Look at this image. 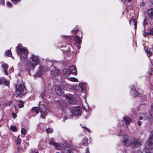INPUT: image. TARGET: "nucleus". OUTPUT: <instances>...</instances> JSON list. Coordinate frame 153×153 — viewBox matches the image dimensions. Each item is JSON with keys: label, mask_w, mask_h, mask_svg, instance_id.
Wrapping results in <instances>:
<instances>
[{"label": "nucleus", "mask_w": 153, "mask_h": 153, "mask_svg": "<svg viewBox=\"0 0 153 153\" xmlns=\"http://www.w3.org/2000/svg\"><path fill=\"white\" fill-rule=\"evenodd\" d=\"M12 115L13 117V118H15L16 117V115L14 113H12Z\"/></svg>", "instance_id": "45"}, {"label": "nucleus", "mask_w": 153, "mask_h": 153, "mask_svg": "<svg viewBox=\"0 0 153 153\" xmlns=\"http://www.w3.org/2000/svg\"><path fill=\"white\" fill-rule=\"evenodd\" d=\"M123 119L126 125H129L131 121L130 118L127 116H124L123 117Z\"/></svg>", "instance_id": "15"}, {"label": "nucleus", "mask_w": 153, "mask_h": 153, "mask_svg": "<svg viewBox=\"0 0 153 153\" xmlns=\"http://www.w3.org/2000/svg\"><path fill=\"white\" fill-rule=\"evenodd\" d=\"M147 19L146 18H145L144 19L143 22V25H145L147 24Z\"/></svg>", "instance_id": "38"}, {"label": "nucleus", "mask_w": 153, "mask_h": 153, "mask_svg": "<svg viewBox=\"0 0 153 153\" xmlns=\"http://www.w3.org/2000/svg\"><path fill=\"white\" fill-rule=\"evenodd\" d=\"M6 4L7 5L8 7H11L12 5L11 3L9 2H7Z\"/></svg>", "instance_id": "42"}, {"label": "nucleus", "mask_w": 153, "mask_h": 153, "mask_svg": "<svg viewBox=\"0 0 153 153\" xmlns=\"http://www.w3.org/2000/svg\"><path fill=\"white\" fill-rule=\"evenodd\" d=\"M148 73L150 75L153 76V69L151 68L149 69L148 71Z\"/></svg>", "instance_id": "34"}, {"label": "nucleus", "mask_w": 153, "mask_h": 153, "mask_svg": "<svg viewBox=\"0 0 153 153\" xmlns=\"http://www.w3.org/2000/svg\"><path fill=\"white\" fill-rule=\"evenodd\" d=\"M40 62L39 59L36 56L34 55L30 57V61L29 63L30 65L33 68L38 65Z\"/></svg>", "instance_id": "4"}, {"label": "nucleus", "mask_w": 153, "mask_h": 153, "mask_svg": "<svg viewBox=\"0 0 153 153\" xmlns=\"http://www.w3.org/2000/svg\"><path fill=\"white\" fill-rule=\"evenodd\" d=\"M131 94L134 97H136L138 95V93L136 90L135 88L132 86L131 88Z\"/></svg>", "instance_id": "12"}, {"label": "nucleus", "mask_w": 153, "mask_h": 153, "mask_svg": "<svg viewBox=\"0 0 153 153\" xmlns=\"http://www.w3.org/2000/svg\"><path fill=\"white\" fill-rule=\"evenodd\" d=\"M21 132L23 135H25L26 134V131L24 128H22L21 129Z\"/></svg>", "instance_id": "35"}, {"label": "nucleus", "mask_w": 153, "mask_h": 153, "mask_svg": "<svg viewBox=\"0 0 153 153\" xmlns=\"http://www.w3.org/2000/svg\"><path fill=\"white\" fill-rule=\"evenodd\" d=\"M3 80L2 79V78L0 79V84H2L3 83Z\"/></svg>", "instance_id": "48"}, {"label": "nucleus", "mask_w": 153, "mask_h": 153, "mask_svg": "<svg viewBox=\"0 0 153 153\" xmlns=\"http://www.w3.org/2000/svg\"><path fill=\"white\" fill-rule=\"evenodd\" d=\"M81 127H82V128L85 129L86 131L88 132H90V130L88 128H87L85 127H83V126H81Z\"/></svg>", "instance_id": "43"}, {"label": "nucleus", "mask_w": 153, "mask_h": 153, "mask_svg": "<svg viewBox=\"0 0 153 153\" xmlns=\"http://www.w3.org/2000/svg\"><path fill=\"white\" fill-rule=\"evenodd\" d=\"M146 153H153V152H152V150H151V151H150L149 152Z\"/></svg>", "instance_id": "56"}, {"label": "nucleus", "mask_w": 153, "mask_h": 153, "mask_svg": "<svg viewBox=\"0 0 153 153\" xmlns=\"http://www.w3.org/2000/svg\"><path fill=\"white\" fill-rule=\"evenodd\" d=\"M10 129L13 131H14L16 129V127L15 126H11Z\"/></svg>", "instance_id": "37"}, {"label": "nucleus", "mask_w": 153, "mask_h": 153, "mask_svg": "<svg viewBox=\"0 0 153 153\" xmlns=\"http://www.w3.org/2000/svg\"><path fill=\"white\" fill-rule=\"evenodd\" d=\"M43 69L44 68L42 67H40L39 68V70L38 72V73L40 75H41L43 74L44 72V71L43 70Z\"/></svg>", "instance_id": "27"}, {"label": "nucleus", "mask_w": 153, "mask_h": 153, "mask_svg": "<svg viewBox=\"0 0 153 153\" xmlns=\"http://www.w3.org/2000/svg\"><path fill=\"white\" fill-rule=\"evenodd\" d=\"M55 90L56 94L59 95H61L63 93L62 86L59 85H57L56 86Z\"/></svg>", "instance_id": "10"}, {"label": "nucleus", "mask_w": 153, "mask_h": 153, "mask_svg": "<svg viewBox=\"0 0 153 153\" xmlns=\"http://www.w3.org/2000/svg\"><path fill=\"white\" fill-rule=\"evenodd\" d=\"M123 144L126 146H130L131 139H130L129 137L127 135H124L123 139L122 140Z\"/></svg>", "instance_id": "6"}, {"label": "nucleus", "mask_w": 153, "mask_h": 153, "mask_svg": "<svg viewBox=\"0 0 153 153\" xmlns=\"http://www.w3.org/2000/svg\"><path fill=\"white\" fill-rule=\"evenodd\" d=\"M129 23L131 25L133 24L134 26L135 30L136 29L137 24V21L135 19H132L129 22Z\"/></svg>", "instance_id": "20"}, {"label": "nucleus", "mask_w": 153, "mask_h": 153, "mask_svg": "<svg viewBox=\"0 0 153 153\" xmlns=\"http://www.w3.org/2000/svg\"><path fill=\"white\" fill-rule=\"evenodd\" d=\"M2 79L4 82V85L6 86H9V82L7 81L6 80V79L4 77H2Z\"/></svg>", "instance_id": "28"}, {"label": "nucleus", "mask_w": 153, "mask_h": 153, "mask_svg": "<svg viewBox=\"0 0 153 153\" xmlns=\"http://www.w3.org/2000/svg\"><path fill=\"white\" fill-rule=\"evenodd\" d=\"M144 117H142V116H140L139 118V120H142L143 119H144Z\"/></svg>", "instance_id": "46"}, {"label": "nucleus", "mask_w": 153, "mask_h": 153, "mask_svg": "<svg viewBox=\"0 0 153 153\" xmlns=\"http://www.w3.org/2000/svg\"><path fill=\"white\" fill-rule=\"evenodd\" d=\"M19 137V136H18ZM21 140L20 138L18 137L16 140V143L17 144H19L21 143Z\"/></svg>", "instance_id": "36"}, {"label": "nucleus", "mask_w": 153, "mask_h": 153, "mask_svg": "<svg viewBox=\"0 0 153 153\" xmlns=\"http://www.w3.org/2000/svg\"><path fill=\"white\" fill-rule=\"evenodd\" d=\"M5 54L6 55L10 56L12 55L11 52L10 50H8L5 52Z\"/></svg>", "instance_id": "29"}, {"label": "nucleus", "mask_w": 153, "mask_h": 153, "mask_svg": "<svg viewBox=\"0 0 153 153\" xmlns=\"http://www.w3.org/2000/svg\"><path fill=\"white\" fill-rule=\"evenodd\" d=\"M47 133H52L53 129L51 128H48L46 129V130Z\"/></svg>", "instance_id": "30"}, {"label": "nucleus", "mask_w": 153, "mask_h": 153, "mask_svg": "<svg viewBox=\"0 0 153 153\" xmlns=\"http://www.w3.org/2000/svg\"><path fill=\"white\" fill-rule=\"evenodd\" d=\"M5 2L4 0H0V4L4 5Z\"/></svg>", "instance_id": "41"}, {"label": "nucleus", "mask_w": 153, "mask_h": 153, "mask_svg": "<svg viewBox=\"0 0 153 153\" xmlns=\"http://www.w3.org/2000/svg\"><path fill=\"white\" fill-rule=\"evenodd\" d=\"M63 72L66 76H68L71 73L69 69L64 70Z\"/></svg>", "instance_id": "23"}, {"label": "nucleus", "mask_w": 153, "mask_h": 153, "mask_svg": "<svg viewBox=\"0 0 153 153\" xmlns=\"http://www.w3.org/2000/svg\"><path fill=\"white\" fill-rule=\"evenodd\" d=\"M146 147L153 152V132H152L146 144Z\"/></svg>", "instance_id": "3"}, {"label": "nucleus", "mask_w": 153, "mask_h": 153, "mask_svg": "<svg viewBox=\"0 0 153 153\" xmlns=\"http://www.w3.org/2000/svg\"><path fill=\"white\" fill-rule=\"evenodd\" d=\"M149 35L148 33V32H144L143 34V36H146V35Z\"/></svg>", "instance_id": "49"}, {"label": "nucleus", "mask_w": 153, "mask_h": 153, "mask_svg": "<svg viewBox=\"0 0 153 153\" xmlns=\"http://www.w3.org/2000/svg\"><path fill=\"white\" fill-rule=\"evenodd\" d=\"M82 111L80 107L75 108L72 111V114L73 115L78 116L81 114Z\"/></svg>", "instance_id": "8"}, {"label": "nucleus", "mask_w": 153, "mask_h": 153, "mask_svg": "<svg viewBox=\"0 0 153 153\" xmlns=\"http://www.w3.org/2000/svg\"><path fill=\"white\" fill-rule=\"evenodd\" d=\"M14 107L15 109V110H16V109L17 108V107H16V105L15 106H14Z\"/></svg>", "instance_id": "58"}, {"label": "nucleus", "mask_w": 153, "mask_h": 153, "mask_svg": "<svg viewBox=\"0 0 153 153\" xmlns=\"http://www.w3.org/2000/svg\"><path fill=\"white\" fill-rule=\"evenodd\" d=\"M32 111L33 112H35L37 114H38L39 113V109L38 107H35L32 109Z\"/></svg>", "instance_id": "22"}, {"label": "nucleus", "mask_w": 153, "mask_h": 153, "mask_svg": "<svg viewBox=\"0 0 153 153\" xmlns=\"http://www.w3.org/2000/svg\"><path fill=\"white\" fill-rule=\"evenodd\" d=\"M123 122L121 120H119L118 121V125L119 126H120L123 125Z\"/></svg>", "instance_id": "39"}, {"label": "nucleus", "mask_w": 153, "mask_h": 153, "mask_svg": "<svg viewBox=\"0 0 153 153\" xmlns=\"http://www.w3.org/2000/svg\"><path fill=\"white\" fill-rule=\"evenodd\" d=\"M153 116V114L150 112L147 113L146 114V119L149 120L152 118Z\"/></svg>", "instance_id": "21"}, {"label": "nucleus", "mask_w": 153, "mask_h": 153, "mask_svg": "<svg viewBox=\"0 0 153 153\" xmlns=\"http://www.w3.org/2000/svg\"><path fill=\"white\" fill-rule=\"evenodd\" d=\"M24 102L22 100H20L19 101V104L18 106L19 108H22L24 106Z\"/></svg>", "instance_id": "24"}, {"label": "nucleus", "mask_w": 153, "mask_h": 153, "mask_svg": "<svg viewBox=\"0 0 153 153\" xmlns=\"http://www.w3.org/2000/svg\"><path fill=\"white\" fill-rule=\"evenodd\" d=\"M16 88L15 95L16 97H21L26 93L25 88L23 85H18L16 86Z\"/></svg>", "instance_id": "1"}, {"label": "nucleus", "mask_w": 153, "mask_h": 153, "mask_svg": "<svg viewBox=\"0 0 153 153\" xmlns=\"http://www.w3.org/2000/svg\"><path fill=\"white\" fill-rule=\"evenodd\" d=\"M16 49L17 53L19 55L21 58L25 59L27 57L28 53L26 49L22 48L20 45H18Z\"/></svg>", "instance_id": "2"}, {"label": "nucleus", "mask_w": 153, "mask_h": 153, "mask_svg": "<svg viewBox=\"0 0 153 153\" xmlns=\"http://www.w3.org/2000/svg\"><path fill=\"white\" fill-rule=\"evenodd\" d=\"M144 49L146 52L147 53L148 56L149 57L151 56L152 54V53L150 51V49L146 46L144 47Z\"/></svg>", "instance_id": "19"}, {"label": "nucleus", "mask_w": 153, "mask_h": 153, "mask_svg": "<svg viewBox=\"0 0 153 153\" xmlns=\"http://www.w3.org/2000/svg\"><path fill=\"white\" fill-rule=\"evenodd\" d=\"M2 67L4 69V71L5 72V74L6 75H7V70L8 67V65L6 64H2Z\"/></svg>", "instance_id": "18"}, {"label": "nucleus", "mask_w": 153, "mask_h": 153, "mask_svg": "<svg viewBox=\"0 0 153 153\" xmlns=\"http://www.w3.org/2000/svg\"><path fill=\"white\" fill-rule=\"evenodd\" d=\"M148 16L151 19H153V8H151L148 11Z\"/></svg>", "instance_id": "16"}, {"label": "nucleus", "mask_w": 153, "mask_h": 153, "mask_svg": "<svg viewBox=\"0 0 153 153\" xmlns=\"http://www.w3.org/2000/svg\"><path fill=\"white\" fill-rule=\"evenodd\" d=\"M8 105H11L12 103V102L11 101H10L8 102Z\"/></svg>", "instance_id": "52"}, {"label": "nucleus", "mask_w": 153, "mask_h": 153, "mask_svg": "<svg viewBox=\"0 0 153 153\" xmlns=\"http://www.w3.org/2000/svg\"><path fill=\"white\" fill-rule=\"evenodd\" d=\"M40 112L41 114V117L43 118H45L47 115L46 113L47 108L44 105H41L39 106Z\"/></svg>", "instance_id": "7"}, {"label": "nucleus", "mask_w": 153, "mask_h": 153, "mask_svg": "<svg viewBox=\"0 0 153 153\" xmlns=\"http://www.w3.org/2000/svg\"><path fill=\"white\" fill-rule=\"evenodd\" d=\"M87 139H84L82 141V144L83 145H86L87 144Z\"/></svg>", "instance_id": "32"}, {"label": "nucleus", "mask_w": 153, "mask_h": 153, "mask_svg": "<svg viewBox=\"0 0 153 153\" xmlns=\"http://www.w3.org/2000/svg\"><path fill=\"white\" fill-rule=\"evenodd\" d=\"M135 153H142L141 152L138 151V152H135Z\"/></svg>", "instance_id": "53"}, {"label": "nucleus", "mask_w": 153, "mask_h": 153, "mask_svg": "<svg viewBox=\"0 0 153 153\" xmlns=\"http://www.w3.org/2000/svg\"><path fill=\"white\" fill-rule=\"evenodd\" d=\"M150 35H152L153 36V33H150Z\"/></svg>", "instance_id": "59"}, {"label": "nucleus", "mask_w": 153, "mask_h": 153, "mask_svg": "<svg viewBox=\"0 0 153 153\" xmlns=\"http://www.w3.org/2000/svg\"><path fill=\"white\" fill-rule=\"evenodd\" d=\"M148 31V33L149 35H150L151 33H153V28H149Z\"/></svg>", "instance_id": "33"}, {"label": "nucleus", "mask_w": 153, "mask_h": 153, "mask_svg": "<svg viewBox=\"0 0 153 153\" xmlns=\"http://www.w3.org/2000/svg\"><path fill=\"white\" fill-rule=\"evenodd\" d=\"M76 42L78 44H80L81 43L82 41L80 39V38L78 36L75 37Z\"/></svg>", "instance_id": "26"}, {"label": "nucleus", "mask_w": 153, "mask_h": 153, "mask_svg": "<svg viewBox=\"0 0 153 153\" xmlns=\"http://www.w3.org/2000/svg\"><path fill=\"white\" fill-rule=\"evenodd\" d=\"M132 0H125V1L126 2H129L131 1Z\"/></svg>", "instance_id": "51"}, {"label": "nucleus", "mask_w": 153, "mask_h": 153, "mask_svg": "<svg viewBox=\"0 0 153 153\" xmlns=\"http://www.w3.org/2000/svg\"><path fill=\"white\" fill-rule=\"evenodd\" d=\"M150 1L151 3L153 4V0H150Z\"/></svg>", "instance_id": "57"}, {"label": "nucleus", "mask_w": 153, "mask_h": 153, "mask_svg": "<svg viewBox=\"0 0 153 153\" xmlns=\"http://www.w3.org/2000/svg\"><path fill=\"white\" fill-rule=\"evenodd\" d=\"M49 144L51 145H53L55 146V149L59 150L61 148L60 145L59 144L56 143L53 141H51L49 142Z\"/></svg>", "instance_id": "14"}, {"label": "nucleus", "mask_w": 153, "mask_h": 153, "mask_svg": "<svg viewBox=\"0 0 153 153\" xmlns=\"http://www.w3.org/2000/svg\"><path fill=\"white\" fill-rule=\"evenodd\" d=\"M138 125L139 126H140L142 124V122L141 121H139L137 122Z\"/></svg>", "instance_id": "47"}, {"label": "nucleus", "mask_w": 153, "mask_h": 153, "mask_svg": "<svg viewBox=\"0 0 153 153\" xmlns=\"http://www.w3.org/2000/svg\"><path fill=\"white\" fill-rule=\"evenodd\" d=\"M69 69L71 73L76 75L77 74V72L76 68L73 65H71L69 68Z\"/></svg>", "instance_id": "13"}, {"label": "nucleus", "mask_w": 153, "mask_h": 153, "mask_svg": "<svg viewBox=\"0 0 153 153\" xmlns=\"http://www.w3.org/2000/svg\"><path fill=\"white\" fill-rule=\"evenodd\" d=\"M67 101L69 103L72 104H75L77 102L76 100L74 99L71 95H69L67 98Z\"/></svg>", "instance_id": "9"}, {"label": "nucleus", "mask_w": 153, "mask_h": 153, "mask_svg": "<svg viewBox=\"0 0 153 153\" xmlns=\"http://www.w3.org/2000/svg\"><path fill=\"white\" fill-rule=\"evenodd\" d=\"M140 116H142V117H144V120H146V114L145 113H143L141 114L140 115Z\"/></svg>", "instance_id": "44"}, {"label": "nucleus", "mask_w": 153, "mask_h": 153, "mask_svg": "<svg viewBox=\"0 0 153 153\" xmlns=\"http://www.w3.org/2000/svg\"><path fill=\"white\" fill-rule=\"evenodd\" d=\"M64 38H67V37H69H69L68 36H64Z\"/></svg>", "instance_id": "55"}, {"label": "nucleus", "mask_w": 153, "mask_h": 153, "mask_svg": "<svg viewBox=\"0 0 153 153\" xmlns=\"http://www.w3.org/2000/svg\"><path fill=\"white\" fill-rule=\"evenodd\" d=\"M79 87H80L82 91L83 92L85 90L86 88V84L83 83H79ZM84 91L85 92V91Z\"/></svg>", "instance_id": "17"}, {"label": "nucleus", "mask_w": 153, "mask_h": 153, "mask_svg": "<svg viewBox=\"0 0 153 153\" xmlns=\"http://www.w3.org/2000/svg\"><path fill=\"white\" fill-rule=\"evenodd\" d=\"M31 153H39L38 152H33Z\"/></svg>", "instance_id": "54"}, {"label": "nucleus", "mask_w": 153, "mask_h": 153, "mask_svg": "<svg viewBox=\"0 0 153 153\" xmlns=\"http://www.w3.org/2000/svg\"><path fill=\"white\" fill-rule=\"evenodd\" d=\"M142 142L141 140L138 139L132 138L131 139L130 147L134 148H137L138 146L142 145Z\"/></svg>", "instance_id": "5"}, {"label": "nucleus", "mask_w": 153, "mask_h": 153, "mask_svg": "<svg viewBox=\"0 0 153 153\" xmlns=\"http://www.w3.org/2000/svg\"><path fill=\"white\" fill-rule=\"evenodd\" d=\"M21 0H12V1L13 2L14 4H16L18 3L19 1Z\"/></svg>", "instance_id": "40"}, {"label": "nucleus", "mask_w": 153, "mask_h": 153, "mask_svg": "<svg viewBox=\"0 0 153 153\" xmlns=\"http://www.w3.org/2000/svg\"><path fill=\"white\" fill-rule=\"evenodd\" d=\"M152 108L153 109V105L151 106Z\"/></svg>", "instance_id": "60"}, {"label": "nucleus", "mask_w": 153, "mask_h": 153, "mask_svg": "<svg viewBox=\"0 0 153 153\" xmlns=\"http://www.w3.org/2000/svg\"><path fill=\"white\" fill-rule=\"evenodd\" d=\"M86 153H90L89 150L88 148H87L86 149Z\"/></svg>", "instance_id": "50"}, {"label": "nucleus", "mask_w": 153, "mask_h": 153, "mask_svg": "<svg viewBox=\"0 0 153 153\" xmlns=\"http://www.w3.org/2000/svg\"><path fill=\"white\" fill-rule=\"evenodd\" d=\"M69 80L70 81L74 82H77L78 79L74 77H71L69 78Z\"/></svg>", "instance_id": "31"}, {"label": "nucleus", "mask_w": 153, "mask_h": 153, "mask_svg": "<svg viewBox=\"0 0 153 153\" xmlns=\"http://www.w3.org/2000/svg\"><path fill=\"white\" fill-rule=\"evenodd\" d=\"M51 74L54 76H56L59 74V70L54 67L52 66L51 68Z\"/></svg>", "instance_id": "11"}, {"label": "nucleus", "mask_w": 153, "mask_h": 153, "mask_svg": "<svg viewBox=\"0 0 153 153\" xmlns=\"http://www.w3.org/2000/svg\"><path fill=\"white\" fill-rule=\"evenodd\" d=\"M64 153H73L71 152L70 148H66L64 151Z\"/></svg>", "instance_id": "25"}]
</instances>
